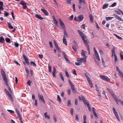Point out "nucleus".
Masks as SVG:
<instances>
[{"label":"nucleus","mask_w":123,"mask_h":123,"mask_svg":"<svg viewBox=\"0 0 123 123\" xmlns=\"http://www.w3.org/2000/svg\"><path fill=\"white\" fill-rule=\"evenodd\" d=\"M68 81L69 82V84L71 87V89L72 90V89L74 88V86L72 84L71 82L69 80H68Z\"/></svg>","instance_id":"obj_21"},{"label":"nucleus","mask_w":123,"mask_h":123,"mask_svg":"<svg viewBox=\"0 0 123 123\" xmlns=\"http://www.w3.org/2000/svg\"><path fill=\"white\" fill-rule=\"evenodd\" d=\"M54 43L55 48H58L59 47L57 44L56 41L55 40H54Z\"/></svg>","instance_id":"obj_39"},{"label":"nucleus","mask_w":123,"mask_h":123,"mask_svg":"<svg viewBox=\"0 0 123 123\" xmlns=\"http://www.w3.org/2000/svg\"><path fill=\"white\" fill-rule=\"evenodd\" d=\"M93 56H95V57L98 61H100V59L98 53L96 52V53Z\"/></svg>","instance_id":"obj_13"},{"label":"nucleus","mask_w":123,"mask_h":123,"mask_svg":"<svg viewBox=\"0 0 123 123\" xmlns=\"http://www.w3.org/2000/svg\"><path fill=\"white\" fill-rule=\"evenodd\" d=\"M114 18L113 17H108L106 18V19L107 21L110 20Z\"/></svg>","instance_id":"obj_37"},{"label":"nucleus","mask_w":123,"mask_h":123,"mask_svg":"<svg viewBox=\"0 0 123 123\" xmlns=\"http://www.w3.org/2000/svg\"><path fill=\"white\" fill-rule=\"evenodd\" d=\"M109 4H108L106 3L104 5L102 9H105L107 8Z\"/></svg>","instance_id":"obj_24"},{"label":"nucleus","mask_w":123,"mask_h":123,"mask_svg":"<svg viewBox=\"0 0 123 123\" xmlns=\"http://www.w3.org/2000/svg\"><path fill=\"white\" fill-rule=\"evenodd\" d=\"M117 5V3L116 2H114L112 4L111 6L112 7H114L115 6Z\"/></svg>","instance_id":"obj_56"},{"label":"nucleus","mask_w":123,"mask_h":123,"mask_svg":"<svg viewBox=\"0 0 123 123\" xmlns=\"http://www.w3.org/2000/svg\"><path fill=\"white\" fill-rule=\"evenodd\" d=\"M20 4L23 6V8L24 9H26L27 8L26 3L24 1H22L20 3Z\"/></svg>","instance_id":"obj_5"},{"label":"nucleus","mask_w":123,"mask_h":123,"mask_svg":"<svg viewBox=\"0 0 123 123\" xmlns=\"http://www.w3.org/2000/svg\"><path fill=\"white\" fill-rule=\"evenodd\" d=\"M81 28H82L83 29H85V24H83L82 25L81 27Z\"/></svg>","instance_id":"obj_54"},{"label":"nucleus","mask_w":123,"mask_h":123,"mask_svg":"<svg viewBox=\"0 0 123 123\" xmlns=\"http://www.w3.org/2000/svg\"><path fill=\"white\" fill-rule=\"evenodd\" d=\"M71 90L70 89H69L68 90L67 93L68 95H69L71 93Z\"/></svg>","instance_id":"obj_59"},{"label":"nucleus","mask_w":123,"mask_h":123,"mask_svg":"<svg viewBox=\"0 0 123 123\" xmlns=\"http://www.w3.org/2000/svg\"><path fill=\"white\" fill-rule=\"evenodd\" d=\"M89 17L92 23H93V17L92 15L91 14L90 15Z\"/></svg>","instance_id":"obj_28"},{"label":"nucleus","mask_w":123,"mask_h":123,"mask_svg":"<svg viewBox=\"0 0 123 123\" xmlns=\"http://www.w3.org/2000/svg\"><path fill=\"white\" fill-rule=\"evenodd\" d=\"M89 84V85L91 87H93V84L92 82V81L90 79L87 80Z\"/></svg>","instance_id":"obj_22"},{"label":"nucleus","mask_w":123,"mask_h":123,"mask_svg":"<svg viewBox=\"0 0 123 123\" xmlns=\"http://www.w3.org/2000/svg\"><path fill=\"white\" fill-rule=\"evenodd\" d=\"M75 62V64L77 66H80V65L81 64V63L80 62Z\"/></svg>","instance_id":"obj_42"},{"label":"nucleus","mask_w":123,"mask_h":123,"mask_svg":"<svg viewBox=\"0 0 123 123\" xmlns=\"http://www.w3.org/2000/svg\"><path fill=\"white\" fill-rule=\"evenodd\" d=\"M86 52H85L83 50H82L81 53V54L82 56H83V57H87V56H86L85 55V53Z\"/></svg>","instance_id":"obj_32"},{"label":"nucleus","mask_w":123,"mask_h":123,"mask_svg":"<svg viewBox=\"0 0 123 123\" xmlns=\"http://www.w3.org/2000/svg\"><path fill=\"white\" fill-rule=\"evenodd\" d=\"M5 41L4 39L2 36L0 37V43H3Z\"/></svg>","instance_id":"obj_30"},{"label":"nucleus","mask_w":123,"mask_h":123,"mask_svg":"<svg viewBox=\"0 0 123 123\" xmlns=\"http://www.w3.org/2000/svg\"><path fill=\"white\" fill-rule=\"evenodd\" d=\"M18 117H19V119L20 122V123H23L21 116H18Z\"/></svg>","instance_id":"obj_40"},{"label":"nucleus","mask_w":123,"mask_h":123,"mask_svg":"<svg viewBox=\"0 0 123 123\" xmlns=\"http://www.w3.org/2000/svg\"><path fill=\"white\" fill-rule=\"evenodd\" d=\"M77 46V44L75 41L73 42V44L72 46L73 49L75 52L77 51L76 47Z\"/></svg>","instance_id":"obj_4"},{"label":"nucleus","mask_w":123,"mask_h":123,"mask_svg":"<svg viewBox=\"0 0 123 123\" xmlns=\"http://www.w3.org/2000/svg\"><path fill=\"white\" fill-rule=\"evenodd\" d=\"M51 66L50 65H49L48 66V69L49 70V72L50 73H51Z\"/></svg>","instance_id":"obj_44"},{"label":"nucleus","mask_w":123,"mask_h":123,"mask_svg":"<svg viewBox=\"0 0 123 123\" xmlns=\"http://www.w3.org/2000/svg\"><path fill=\"white\" fill-rule=\"evenodd\" d=\"M78 32L82 38L84 43L87 48V49L89 54H90V50L87 41L86 37L85 36L84 34L79 30H78Z\"/></svg>","instance_id":"obj_1"},{"label":"nucleus","mask_w":123,"mask_h":123,"mask_svg":"<svg viewBox=\"0 0 123 123\" xmlns=\"http://www.w3.org/2000/svg\"><path fill=\"white\" fill-rule=\"evenodd\" d=\"M25 71L26 72L27 74L28 75H29V70H28V69L27 68H25Z\"/></svg>","instance_id":"obj_53"},{"label":"nucleus","mask_w":123,"mask_h":123,"mask_svg":"<svg viewBox=\"0 0 123 123\" xmlns=\"http://www.w3.org/2000/svg\"><path fill=\"white\" fill-rule=\"evenodd\" d=\"M4 16H7L9 15L8 13L7 12H6L5 11H4Z\"/></svg>","instance_id":"obj_41"},{"label":"nucleus","mask_w":123,"mask_h":123,"mask_svg":"<svg viewBox=\"0 0 123 123\" xmlns=\"http://www.w3.org/2000/svg\"><path fill=\"white\" fill-rule=\"evenodd\" d=\"M1 72L3 80L4 79L7 78L5 73L4 70L2 68L1 69Z\"/></svg>","instance_id":"obj_6"},{"label":"nucleus","mask_w":123,"mask_h":123,"mask_svg":"<svg viewBox=\"0 0 123 123\" xmlns=\"http://www.w3.org/2000/svg\"><path fill=\"white\" fill-rule=\"evenodd\" d=\"M14 46L15 47H18L19 46V44L17 43H15L14 44Z\"/></svg>","instance_id":"obj_58"},{"label":"nucleus","mask_w":123,"mask_h":123,"mask_svg":"<svg viewBox=\"0 0 123 123\" xmlns=\"http://www.w3.org/2000/svg\"><path fill=\"white\" fill-rule=\"evenodd\" d=\"M72 71L73 72V74H74L75 75H77V74L76 72V71L74 69H73L72 70Z\"/></svg>","instance_id":"obj_55"},{"label":"nucleus","mask_w":123,"mask_h":123,"mask_svg":"<svg viewBox=\"0 0 123 123\" xmlns=\"http://www.w3.org/2000/svg\"><path fill=\"white\" fill-rule=\"evenodd\" d=\"M114 99L118 105V102L119 101L123 106V101H122L120 98H119L117 99V98H116V97H115L114 98Z\"/></svg>","instance_id":"obj_7"},{"label":"nucleus","mask_w":123,"mask_h":123,"mask_svg":"<svg viewBox=\"0 0 123 123\" xmlns=\"http://www.w3.org/2000/svg\"><path fill=\"white\" fill-rule=\"evenodd\" d=\"M65 73L66 76L68 77H69V75L68 73V72L66 70H65Z\"/></svg>","instance_id":"obj_43"},{"label":"nucleus","mask_w":123,"mask_h":123,"mask_svg":"<svg viewBox=\"0 0 123 123\" xmlns=\"http://www.w3.org/2000/svg\"><path fill=\"white\" fill-rule=\"evenodd\" d=\"M25 62L28 65H29V63L28 62V59L27 58L25 59Z\"/></svg>","instance_id":"obj_50"},{"label":"nucleus","mask_w":123,"mask_h":123,"mask_svg":"<svg viewBox=\"0 0 123 123\" xmlns=\"http://www.w3.org/2000/svg\"><path fill=\"white\" fill-rule=\"evenodd\" d=\"M86 105L89 111H91V109L89 105V102L87 103L86 104Z\"/></svg>","instance_id":"obj_23"},{"label":"nucleus","mask_w":123,"mask_h":123,"mask_svg":"<svg viewBox=\"0 0 123 123\" xmlns=\"http://www.w3.org/2000/svg\"><path fill=\"white\" fill-rule=\"evenodd\" d=\"M78 100L77 99L75 98L74 100V103L75 105H78Z\"/></svg>","instance_id":"obj_45"},{"label":"nucleus","mask_w":123,"mask_h":123,"mask_svg":"<svg viewBox=\"0 0 123 123\" xmlns=\"http://www.w3.org/2000/svg\"><path fill=\"white\" fill-rule=\"evenodd\" d=\"M16 112L17 113V114L18 116H21L20 115V114L19 111L17 110V109H16Z\"/></svg>","instance_id":"obj_49"},{"label":"nucleus","mask_w":123,"mask_h":123,"mask_svg":"<svg viewBox=\"0 0 123 123\" xmlns=\"http://www.w3.org/2000/svg\"><path fill=\"white\" fill-rule=\"evenodd\" d=\"M88 74L87 72H86L85 73V75L87 80H88L90 79L89 77L88 76Z\"/></svg>","instance_id":"obj_36"},{"label":"nucleus","mask_w":123,"mask_h":123,"mask_svg":"<svg viewBox=\"0 0 123 123\" xmlns=\"http://www.w3.org/2000/svg\"><path fill=\"white\" fill-rule=\"evenodd\" d=\"M31 82L30 81V80H29L27 82V84L28 85L30 86L31 85Z\"/></svg>","instance_id":"obj_60"},{"label":"nucleus","mask_w":123,"mask_h":123,"mask_svg":"<svg viewBox=\"0 0 123 123\" xmlns=\"http://www.w3.org/2000/svg\"><path fill=\"white\" fill-rule=\"evenodd\" d=\"M100 78L102 80H106L107 81H110V79L107 76H105L100 75Z\"/></svg>","instance_id":"obj_3"},{"label":"nucleus","mask_w":123,"mask_h":123,"mask_svg":"<svg viewBox=\"0 0 123 123\" xmlns=\"http://www.w3.org/2000/svg\"><path fill=\"white\" fill-rule=\"evenodd\" d=\"M41 10L46 15H48L49 13L48 12L45 10L41 8Z\"/></svg>","instance_id":"obj_18"},{"label":"nucleus","mask_w":123,"mask_h":123,"mask_svg":"<svg viewBox=\"0 0 123 123\" xmlns=\"http://www.w3.org/2000/svg\"><path fill=\"white\" fill-rule=\"evenodd\" d=\"M45 117V118H47L48 119H50V118L49 115L48 116L47 115V112H46L44 113V114Z\"/></svg>","instance_id":"obj_29"},{"label":"nucleus","mask_w":123,"mask_h":123,"mask_svg":"<svg viewBox=\"0 0 123 123\" xmlns=\"http://www.w3.org/2000/svg\"><path fill=\"white\" fill-rule=\"evenodd\" d=\"M118 59L116 55H114V62H116L117 61Z\"/></svg>","instance_id":"obj_47"},{"label":"nucleus","mask_w":123,"mask_h":123,"mask_svg":"<svg viewBox=\"0 0 123 123\" xmlns=\"http://www.w3.org/2000/svg\"><path fill=\"white\" fill-rule=\"evenodd\" d=\"M3 80L4 82L6 83V85L7 86V87H8V86H9L7 83V78L4 79H3Z\"/></svg>","instance_id":"obj_26"},{"label":"nucleus","mask_w":123,"mask_h":123,"mask_svg":"<svg viewBox=\"0 0 123 123\" xmlns=\"http://www.w3.org/2000/svg\"><path fill=\"white\" fill-rule=\"evenodd\" d=\"M82 99H83L85 105H86V104L87 103L89 102V101H88L86 100L84 97L82 96Z\"/></svg>","instance_id":"obj_20"},{"label":"nucleus","mask_w":123,"mask_h":123,"mask_svg":"<svg viewBox=\"0 0 123 123\" xmlns=\"http://www.w3.org/2000/svg\"><path fill=\"white\" fill-rule=\"evenodd\" d=\"M5 40L7 43H8L10 42V39L8 38H6L5 39Z\"/></svg>","instance_id":"obj_46"},{"label":"nucleus","mask_w":123,"mask_h":123,"mask_svg":"<svg viewBox=\"0 0 123 123\" xmlns=\"http://www.w3.org/2000/svg\"><path fill=\"white\" fill-rule=\"evenodd\" d=\"M64 36H65L66 37H67L68 36L67 33L66 31V30H65L64 31Z\"/></svg>","instance_id":"obj_51"},{"label":"nucleus","mask_w":123,"mask_h":123,"mask_svg":"<svg viewBox=\"0 0 123 123\" xmlns=\"http://www.w3.org/2000/svg\"><path fill=\"white\" fill-rule=\"evenodd\" d=\"M93 114L94 115V116L95 117V118H97L98 117V116L97 114L96 113V112H94L93 113Z\"/></svg>","instance_id":"obj_63"},{"label":"nucleus","mask_w":123,"mask_h":123,"mask_svg":"<svg viewBox=\"0 0 123 123\" xmlns=\"http://www.w3.org/2000/svg\"><path fill=\"white\" fill-rule=\"evenodd\" d=\"M30 64L31 65L34 67H36V65L35 62L32 61H31L30 62Z\"/></svg>","instance_id":"obj_31"},{"label":"nucleus","mask_w":123,"mask_h":123,"mask_svg":"<svg viewBox=\"0 0 123 123\" xmlns=\"http://www.w3.org/2000/svg\"><path fill=\"white\" fill-rule=\"evenodd\" d=\"M114 36H115L118 39H120V40H122V38L121 37L118 36V35H117V34H114Z\"/></svg>","instance_id":"obj_27"},{"label":"nucleus","mask_w":123,"mask_h":123,"mask_svg":"<svg viewBox=\"0 0 123 123\" xmlns=\"http://www.w3.org/2000/svg\"><path fill=\"white\" fill-rule=\"evenodd\" d=\"M116 68L117 71L118 72V74L120 77L123 74H122V72L120 71L118 66H116Z\"/></svg>","instance_id":"obj_11"},{"label":"nucleus","mask_w":123,"mask_h":123,"mask_svg":"<svg viewBox=\"0 0 123 123\" xmlns=\"http://www.w3.org/2000/svg\"><path fill=\"white\" fill-rule=\"evenodd\" d=\"M35 17L37 18L40 20H42L43 18V17H41V15H40L36 14L35 15Z\"/></svg>","instance_id":"obj_16"},{"label":"nucleus","mask_w":123,"mask_h":123,"mask_svg":"<svg viewBox=\"0 0 123 123\" xmlns=\"http://www.w3.org/2000/svg\"><path fill=\"white\" fill-rule=\"evenodd\" d=\"M57 99L58 101L60 103H61V99L59 96L58 95H57Z\"/></svg>","instance_id":"obj_35"},{"label":"nucleus","mask_w":123,"mask_h":123,"mask_svg":"<svg viewBox=\"0 0 123 123\" xmlns=\"http://www.w3.org/2000/svg\"><path fill=\"white\" fill-rule=\"evenodd\" d=\"M83 19V16L82 15H81L78 16V21L80 22Z\"/></svg>","instance_id":"obj_15"},{"label":"nucleus","mask_w":123,"mask_h":123,"mask_svg":"<svg viewBox=\"0 0 123 123\" xmlns=\"http://www.w3.org/2000/svg\"><path fill=\"white\" fill-rule=\"evenodd\" d=\"M120 56L121 60H123V55L121 53H120Z\"/></svg>","instance_id":"obj_64"},{"label":"nucleus","mask_w":123,"mask_h":123,"mask_svg":"<svg viewBox=\"0 0 123 123\" xmlns=\"http://www.w3.org/2000/svg\"><path fill=\"white\" fill-rule=\"evenodd\" d=\"M73 11L74 12H75V5L74 4H73Z\"/></svg>","instance_id":"obj_62"},{"label":"nucleus","mask_w":123,"mask_h":123,"mask_svg":"<svg viewBox=\"0 0 123 123\" xmlns=\"http://www.w3.org/2000/svg\"><path fill=\"white\" fill-rule=\"evenodd\" d=\"M38 98L39 100H41L43 102L44 104L45 103V102L43 96L42 95H40L39 94H38Z\"/></svg>","instance_id":"obj_2"},{"label":"nucleus","mask_w":123,"mask_h":123,"mask_svg":"<svg viewBox=\"0 0 123 123\" xmlns=\"http://www.w3.org/2000/svg\"><path fill=\"white\" fill-rule=\"evenodd\" d=\"M95 86L96 88V91L97 92L98 96L100 97V98H101V92L99 90V88L96 85H95Z\"/></svg>","instance_id":"obj_8"},{"label":"nucleus","mask_w":123,"mask_h":123,"mask_svg":"<svg viewBox=\"0 0 123 123\" xmlns=\"http://www.w3.org/2000/svg\"><path fill=\"white\" fill-rule=\"evenodd\" d=\"M67 105L69 106L71 105V101L70 100H69L68 101Z\"/></svg>","instance_id":"obj_57"},{"label":"nucleus","mask_w":123,"mask_h":123,"mask_svg":"<svg viewBox=\"0 0 123 123\" xmlns=\"http://www.w3.org/2000/svg\"><path fill=\"white\" fill-rule=\"evenodd\" d=\"M59 20L61 26L62 28H64L65 26L62 21L60 18L59 19Z\"/></svg>","instance_id":"obj_9"},{"label":"nucleus","mask_w":123,"mask_h":123,"mask_svg":"<svg viewBox=\"0 0 123 123\" xmlns=\"http://www.w3.org/2000/svg\"><path fill=\"white\" fill-rule=\"evenodd\" d=\"M7 24L8 27L11 29H12L13 28V27L11 25L10 23L8 22Z\"/></svg>","instance_id":"obj_33"},{"label":"nucleus","mask_w":123,"mask_h":123,"mask_svg":"<svg viewBox=\"0 0 123 123\" xmlns=\"http://www.w3.org/2000/svg\"><path fill=\"white\" fill-rule=\"evenodd\" d=\"M107 89L108 91V92L111 94L113 96V97L114 98L115 97H116V98H117L115 96H114L115 95L114 94V93H113V92L112 91V90H111L110 89L108 88H107Z\"/></svg>","instance_id":"obj_14"},{"label":"nucleus","mask_w":123,"mask_h":123,"mask_svg":"<svg viewBox=\"0 0 123 123\" xmlns=\"http://www.w3.org/2000/svg\"><path fill=\"white\" fill-rule=\"evenodd\" d=\"M75 120L77 121H79V119L77 115H76L75 117Z\"/></svg>","instance_id":"obj_61"},{"label":"nucleus","mask_w":123,"mask_h":123,"mask_svg":"<svg viewBox=\"0 0 123 123\" xmlns=\"http://www.w3.org/2000/svg\"><path fill=\"white\" fill-rule=\"evenodd\" d=\"M63 42L66 46H67V42L66 40V38H65V37L63 36Z\"/></svg>","instance_id":"obj_19"},{"label":"nucleus","mask_w":123,"mask_h":123,"mask_svg":"<svg viewBox=\"0 0 123 123\" xmlns=\"http://www.w3.org/2000/svg\"><path fill=\"white\" fill-rule=\"evenodd\" d=\"M114 16H115V17L117 20H119L120 21H122L123 22V20L120 17L117 15L116 14H114Z\"/></svg>","instance_id":"obj_12"},{"label":"nucleus","mask_w":123,"mask_h":123,"mask_svg":"<svg viewBox=\"0 0 123 123\" xmlns=\"http://www.w3.org/2000/svg\"><path fill=\"white\" fill-rule=\"evenodd\" d=\"M112 56H113V55L114 56L115 55H116L115 54V49L114 48L112 49Z\"/></svg>","instance_id":"obj_25"},{"label":"nucleus","mask_w":123,"mask_h":123,"mask_svg":"<svg viewBox=\"0 0 123 123\" xmlns=\"http://www.w3.org/2000/svg\"><path fill=\"white\" fill-rule=\"evenodd\" d=\"M80 3H83L84 4L85 3V0H79Z\"/></svg>","instance_id":"obj_48"},{"label":"nucleus","mask_w":123,"mask_h":123,"mask_svg":"<svg viewBox=\"0 0 123 123\" xmlns=\"http://www.w3.org/2000/svg\"><path fill=\"white\" fill-rule=\"evenodd\" d=\"M64 57L65 60L67 61V62L68 63H70V62L69 61L67 57H66L65 55L64 54Z\"/></svg>","instance_id":"obj_34"},{"label":"nucleus","mask_w":123,"mask_h":123,"mask_svg":"<svg viewBox=\"0 0 123 123\" xmlns=\"http://www.w3.org/2000/svg\"><path fill=\"white\" fill-rule=\"evenodd\" d=\"M49 46H50V47L51 48H53V45H52V42L51 41H50L49 42Z\"/></svg>","instance_id":"obj_52"},{"label":"nucleus","mask_w":123,"mask_h":123,"mask_svg":"<svg viewBox=\"0 0 123 123\" xmlns=\"http://www.w3.org/2000/svg\"><path fill=\"white\" fill-rule=\"evenodd\" d=\"M60 78L61 80H62L63 81H64V77L61 73H60Z\"/></svg>","instance_id":"obj_38"},{"label":"nucleus","mask_w":123,"mask_h":123,"mask_svg":"<svg viewBox=\"0 0 123 123\" xmlns=\"http://www.w3.org/2000/svg\"><path fill=\"white\" fill-rule=\"evenodd\" d=\"M53 70L52 71V74L53 76L54 77H55L56 76L55 75V73L56 72V70L55 68V67H53Z\"/></svg>","instance_id":"obj_17"},{"label":"nucleus","mask_w":123,"mask_h":123,"mask_svg":"<svg viewBox=\"0 0 123 123\" xmlns=\"http://www.w3.org/2000/svg\"><path fill=\"white\" fill-rule=\"evenodd\" d=\"M77 61L78 62H80L81 63V62H85L86 61V58H80L78 59Z\"/></svg>","instance_id":"obj_10"}]
</instances>
